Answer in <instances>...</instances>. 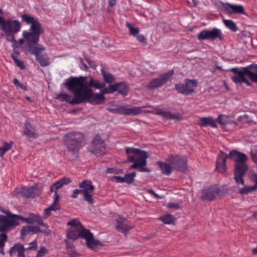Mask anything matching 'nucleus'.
Masks as SVG:
<instances>
[{
    "label": "nucleus",
    "instance_id": "obj_53",
    "mask_svg": "<svg viewBox=\"0 0 257 257\" xmlns=\"http://www.w3.org/2000/svg\"><path fill=\"white\" fill-rule=\"evenodd\" d=\"M15 63L17 66H18L22 70L25 68V66L23 61L19 60L18 59H16Z\"/></svg>",
    "mask_w": 257,
    "mask_h": 257
},
{
    "label": "nucleus",
    "instance_id": "obj_23",
    "mask_svg": "<svg viewBox=\"0 0 257 257\" xmlns=\"http://www.w3.org/2000/svg\"><path fill=\"white\" fill-rule=\"evenodd\" d=\"M25 248L21 243H16L12 247L9 251L10 255L12 256L14 252H18V257H25Z\"/></svg>",
    "mask_w": 257,
    "mask_h": 257
},
{
    "label": "nucleus",
    "instance_id": "obj_54",
    "mask_svg": "<svg viewBox=\"0 0 257 257\" xmlns=\"http://www.w3.org/2000/svg\"><path fill=\"white\" fill-rule=\"evenodd\" d=\"M8 216L3 215H0V223L1 224H6L7 223Z\"/></svg>",
    "mask_w": 257,
    "mask_h": 257
},
{
    "label": "nucleus",
    "instance_id": "obj_47",
    "mask_svg": "<svg viewBox=\"0 0 257 257\" xmlns=\"http://www.w3.org/2000/svg\"><path fill=\"white\" fill-rule=\"evenodd\" d=\"M167 207L173 208L174 210H178L180 208L178 203L176 202H169L167 205Z\"/></svg>",
    "mask_w": 257,
    "mask_h": 257
},
{
    "label": "nucleus",
    "instance_id": "obj_62",
    "mask_svg": "<svg viewBox=\"0 0 257 257\" xmlns=\"http://www.w3.org/2000/svg\"><path fill=\"white\" fill-rule=\"evenodd\" d=\"M242 70H239L238 68H231L229 71H231V72H232L233 73H235V75L237 74V73H238L239 72H240Z\"/></svg>",
    "mask_w": 257,
    "mask_h": 257
},
{
    "label": "nucleus",
    "instance_id": "obj_42",
    "mask_svg": "<svg viewBox=\"0 0 257 257\" xmlns=\"http://www.w3.org/2000/svg\"><path fill=\"white\" fill-rule=\"evenodd\" d=\"M136 174L135 172L131 173L126 174L123 177L124 182H126L128 184H131L133 182L134 177L136 176Z\"/></svg>",
    "mask_w": 257,
    "mask_h": 257
},
{
    "label": "nucleus",
    "instance_id": "obj_28",
    "mask_svg": "<svg viewBox=\"0 0 257 257\" xmlns=\"http://www.w3.org/2000/svg\"><path fill=\"white\" fill-rule=\"evenodd\" d=\"M216 122L222 125H226L228 124L235 123V122L230 119L229 115L220 114L216 119Z\"/></svg>",
    "mask_w": 257,
    "mask_h": 257
},
{
    "label": "nucleus",
    "instance_id": "obj_58",
    "mask_svg": "<svg viewBox=\"0 0 257 257\" xmlns=\"http://www.w3.org/2000/svg\"><path fill=\"white\" fill-rule=\"evenodd\" d=\"M147 192L149 193L151 195H152L154 197L156 198H161V197L158 195L157 193H156L152 189H148L147 190Z\"/></svg>",
    "mask_w": 257,
    "mask_h": 257
},
{
    "label": "nucleus",
    "instance_id": "obj_55",
    "mask_svg": "<svg viewBox=\"0 0 257 257\" xmlns=\"http://www.w3.org/2000/svg\"><path fill=\"white\" fill-rule=\"evenodd\" d=\"M137 38V39L140 41V42L142 43H146V39L144 35H138L137 36H136Z\"/></svg>",
    "mask_w": 257,
    "mask_h": 257
},
{
    "label": "nucleus",
    "instance_id": "obj_59",
    "mask_svg": "<svg viewBox=\"0 0 257 257\" xmlns=\"http://www.w3.org/2000/svg\"><path fill=\"white\" fill-rule=\"evenodd\" d=\"M8 236L6 234L2 233L0 237V240L3 242H6L7 240Z\"/></svg>",
    "mask_w": 257,
    "mask_h": 257
},
{
    "label": "nucleus",
    "instance_id": "obj_39",
    "mask_svg": "<svg viewBox=\"0 0 257 257\" xmlns=\"http://www.w3.org/2000/svg\"><path fill=\"white\" fill-rule=\"evenodd\" d=\"M24 191L25 192L24 193V195L26 197H35L36 195L35 192L36 191V189L34 187L27 188Z\"/></svg>",
    "mask_w": 257,
    "mask_h": 257
},
{
    "label": "nucleus",
    "instance_id": "obj_37",
    "mask_svg": "<svg viewBox=\"0 0 257 257\" xmlns=\"http://www.w3.org/2000/svg\"><path fill=\"white\" fill-rule=\"evenodd\" d=\"M257 189V186L253 185L252 186H244V187L240 189L238 191L239 194L241 195L247 194L249 192L255 191Z\"/></svg>",
    "mask_w": 257,
    "mask_h": 257
},
{
    "label": "nucleus",
    "instance_id": "obj_12",
    "mask_svg": "<svg viewBox=\"0 0 257 257\" xmlns=\"http://www.w3.org/2000/svg\"><path fill=\"white\" fill-rule=\"evenodd\" d=\"M21 18L22 22H24L28 25H31L30 30L32 32L39 36L43 33V30L42 28L41 24L38 18L31 17L27 14L22 15Z\"/></svg>",
    "mask_w": 257,
    "mask_h": 257
},
{
    "label": "nucleus",
    "instance_id": "obj_35",
    "mask_svg": "<svg viewBox=\"0 0 257 257\" xmlns=\"http://www.w3.org/2000/svg\"><path fill=\"white\" fill-rule=\"evenodd\" d=\"M13 144V142L10 141L9 142H5L3 143V146L0 148V156L3 157L6 152L10 150Z\"/></svg>",
    "mask_w": 257,
    "mask_h": 257
},
{
    "label": "nucleus",
    "instance_id": "obj_29",
    "mask_svg": "<svg viewBox=\"0 0 257 257\" xmlns=\"http://www.w3.org/2000/svg\"><path fill=\"white\" fill-rule=\"evenodd\" d=\"M157 114L162 115L163 117L169 119H179L181 118V115L177 114H172L170 112L165 111L162 109H159L157 111Z\"/></svg>",
    "mask_w": 257,
    "mask_h": 257
},
{
    "label": "nucleus",
    "instance_id": "obj_32",
    "mask_svg": "<svg viewBox=\"0 0 257 257\" xmlns=\"http://www.w3.org/2000/svg\"><path fill=\"white\" fill-rule=\"evenodd\" d=\"M62 185L60 183V182L58 180L51 187L50 191L51 192H54V194L53 196L54 200H55V202H58L59 199V195L57 193V190L61 188L62 187Z\"/></svg>",
    "mask_w": 257,
    "mask_h": 257
},
{
    "label": "nucleus",
    "instance_id": "obj_11",
    "mask_svg": "<svg viewBox=\"0 0 257 257\" xmlns=\"http://www.w3.org/2000/svg\"><path fill=\"white\" fill-rule=\"evenodd\" d=\"M147 106L132 107L126 106H119L114 108H108L109 111L114 113H118L125 115H135L140 114L142 112V109Z\"/></svg>",
    "mask_w": 257,
    "mask_h": 257
},
{
    "label": "nucleus",
    "instance_id": "obj_27",
    "mask_svg": "<svg viewBox=\"0 0 257 257\" xmlns=\"http://www.w3.org/2000/svg\"><path fill=\"white\" fill-rule=\"evenodd\" d=\"M28 219L30 224L37 223L39 225L45 227L47 226V225L44 223L41 216L38 214L30 213L28 217Z\"/></svg>",
    "mask_w": 257,
    "mask_h": 257
},
{
    "label": "nucleus",
    "instance_id": "obj_56",
    "mask_svg": "<svg viewBox=\"0 0 257 257\" xmlns=\"http://www.w3.org/2000/svg\"><path fill=\"white\" fill-rule=\"evenodd\" d=\"M113 180L117 183H123L124 182L123 177L120 176H114L113 178Z\"/></svg>",
    "mask_w": 257,
    "mask_h": 257
},
{
    "label": "nucleus",
    "instance_id": "obj_36",
    "mask_svg": "<svg viewBox=\"0 0 257 257\" xmlns=\"http://www.w3.org/2000/svg\"><path fill=\"white\" fill-rule=\"evenodd\" d=\"M224 25L232 31L235 32L237 30V27L235 23L230 20H223Z\"/></svg>",
    "mask_w": 257,
    "mask_h": 257
},
{
    "label": "nucleus",
    "instance_id": "obj_61",
    "mask_svg": "<svg viewBox=\"0 0 257 257\" xmlns=\"http://www.w3.org/2000/svg\"><path fill=\"white\" fill-rule=\"evenodd\" d=\"M139 168V171L141 172H147L149 173L151 172V170L147 168H144V167H142V168Z\"/></svg>",
    "mask_w": 257,
    "mask_h": 257
},
{
    "label": "nucleus",
    "instance_id": "obj_43",
    "mask_svg": "<svg viewBox=\"0 0 257 257\" xmlns=\"http://www.w3.org/2000/svg\"><path fill=\"white\" fill-rule=\"evenodd\" d=\"M92 192H86L82 193L84 200L90 204H92L94 203V200L92 197Z\"/></svg>",
    "mask_w": 257,
    "mask_h": 257
},
{
    "label": "nucleus",
    "instance_id": "obj_34",
    "mask_svg": "<svg viewBox=\"0 0 257 257\" xmlns=\"http://www.w3.org/2000/svg\"><path fill=\"white\" fill-rule=\"evenodd\" d=\"M42 67H45L49 65V57L46 54H44L36 58Z\"/></svg>",
    "mask_w": 257,
    "mask_h": 257
},
{
    "label": "nucleus",
    "instance_id": "obj_22",
    "mask_svg": "<svg viewBox=\"0 0 257 257\" xmlns=\"http://www.w3.org/2000/svg\"><path fill=\"white\" fill-rule=\"evenodd\" d=\"M25 129L22 132V135L28 138L36 139L38 137V134L36 132L35 128L29 122L25 123Z\"/></svg>",
    "mask_w": 257,
    "mask_h": 257
},
{
    "label": "nucleus",
    "instance_id": "obj_31",
    "mask_svg": "<svg viewBox=\"0 0 257 257\" xmlns=\"http://www.w3.org/2000/svg\"><path fill=\"white\" fill-rule=\"evenodd\" d=\"M60 206L58 202H55L54 200L53 203L47 208L44 210L43 212V218H47L50 214V211L52 210L56 211L59 209Z\"/></svg>",
    "mask_w": 257,
    "mask_h": 257
},
{
    "label": "nucleus",
    "instance_id": "obj_50",
    "mask_svg": "<svg viewBox=\"0 0 257 257\" xmlns=\"http://www.w3.org/2000/svg\"><path fill=\"white\" fill-rule=\"evenodd\" d=\"M81 193L82 194V191L81 189L80 190L75 189V190H73V193L71 195V198L75 199L77 197L78 194H81Z\"/></svg>",
    "mask_w": 257,
    "mask_h": 257
},
{
    "label": "nucleus",
    "instance_id": "obj_57",
    "mask_svg": "<svg viewBox=\"0 0 257 257\" xmlns=\"http://www.w3.org/2000/svg\"><path fill=\"white\" fill-rule=\"evenodd\" d=\"M118 86V83L113 85H110V89H108V90L110 91V93L117 90Z\"/></svg>",
    "mask_w": 257,
    "mask_h": 257
},
{
    "label": "nucleus",
    "instance_id": "obj_30",
    "mask_svg": "<svg viewBox=\"0 0 257 257\" xmlns=\"http://www.w3.org/2000/svg\"><path fill=\"white\" fill-rule=\"evenodd\" d=\"M100 71L105 84V83H111L115 80V77L109 72L105 71L104 68H102Z\"/></svg>",
    "mask_w": 257,
    "mask_h": 257
},
{
    "label": "nucleus",
    "instance_id": "obj_4",
    "mask_svg": "<svg viewBox=\"0 0 257 257\" xmlns=\"http://www.w3.org/2000/svg\"><path fill=\"white\" fill-rule=\"evenodd\" d=\"M125 152L127 156L128 162H133L128 170L137 169L147 165L148 154L147 152L134 148H126Z\"/></svg>",
    "mask_w": 257,
    "mask_h": 257
},
{
    "label": "nucleus",
    "instance_id": "obj_45",
    "mask_svg": "<svg viewBox=\"0 0 257 257\" xmlns=\"http://www.w3.org/2000/svg\"><path fill=\"white\" fill-rule=\"evenodd\" d=\"M250 156L252 161L256 164H257V150H251L250 151Z\"/></svg>",
    "mask_w": 257,
    "mask_h": 257
},
{
    "label": "nucleus",
    "instance_id": "obj_20",
    "mask_svg": "<svg viewBox=\"0 0 257 257\" xmlns=\"http://www.w3.org/2000/svg\"><path fill=\"white\" fill-rule=\"evenodd\" d=\"M23 37L25 39V41L27 42L28 47H29V45H32L37 43L39 41L40 36L32 32L24 31L23 32Z\"/></svg>",
    "mask_w": 257,
    "mask_h": 257
},
{
    "label": "nucleus",
    "instance_id": "obj_38",
    "mask_svg": "<svg viewBox=\"0 0 257 257\" xmlns=\"http://www.w3.org/2000/svg\"><path fill=\"white\" fill-rule=\"evenodd\" d=\"M117 91L123 95H126L128 93V87L125 82L118 83Z\"/></svg>",
    "mask_w": 257,
    "mask_h": 257
},
{
    "label": "nucleus",
    "instance_id": "obj_13",
    "mask_svg": "<svg viewBox=\"0 0 257 257\" xmlns=\"http://www.w3.org/2000/svg\"><path fill=\"white\" fill-rule=\"evenodd\" d=\"M197 38L199 41L213 40L216 39L221 40L222 32L220 29L217 28H214L211 30L204 29L199 32Z\"/></svg>",
    "mask_w": 257,
    "mask_h": 257
},
{
    "label": "nucleus",
    "instance_id": "obj_2",
    "mask_svg": "<svg viewBox=\"0 0 257 257\" xmlns=\"http://www.w3.org/2000/svg\"><path fill=\"white\" fill-rule=\"evenodd\" d=\"M71 227L68 230L67 237L68 239L74 240L79 237L85 240L86 246L92 250H96L98 246L102 244L98 240L94 238L90 230L85 228L77 219H74L67 222Z\"/></svg>",
    "mask_w": 257,
    "mask_h": 257
},
{
    "label": "nucleus",
    "instance_id": "obj_25",
    "mask_svg": "<svg viewBox=\"0 0 257 257\" xmlns=\"http://www.w3.org/2000/svg\"><path fill=\"white\" fill-rule=\"evenodd\" d=\"M157 165L160 168L163 174L169 176L171 174L173 168L170 164H169L159 161L157 162Z\"/></svg>",
    "mask_w": 257,
    "mask_h": 257
},
{
    "label": "nucleus",
    "instance_id": "obj_33",
    "mask_svg": "<svg viewBox=\"0 0 257 257\" xmlns=\"http://www.w3.org/2000/svg\"><path fill=\"white\" fill-rule=\"evenodd\" d=\"M158 219L161 220L166 224H173L175 223V218L171 214H167L159 217Z\"/></svg>",
    "mask_w": 257,
    "mask_h": 257
},
{
    "label": "nucleus",
    "instance_id": "obj_24",
    "mask_svg": "<svg viewBox=\"0 0 257 257\" xmlns=\"http://www.w3.org/2000/svg\"><path fill=\"white\" fill-rule=\"evenodd\" d=\"M79 187L81 188L83 192H93L94 190V187L92 184V183L89 180H84L80 183L79 185Z\"/></svg>",
    "mask_w": 257,
    "mask_h": 257
},
{
    "label": "nucleus",
    "instance_id": "obj_9",
    "mask_svg": "<svg viewBox=\"0 0 257 257\" xmlns=\"http://www.w3.org/2000/svg\"><path fill=\"white\" fill-rule=\"evenodd\" d=\"M198 82L196 80L186 79L184 83H179L175 85V89L178 92L188 95L194 92L195 88L197 86Z\"/></svg>",
    "mask_w": 257,
    "mask_h": 257
},
{
    "label": "nucleus",
    "instance_id": "obj_14",
    "mask_svg": "<svg viewBox=\"0 0 257 257\" xmlns=\"http://www.w3.org/2000/svg\"><path fill=\"white\" fill-rule=\"evenodd\" d=\"M220 190L216 186H211L202 191L200 196L201 200L210 201L215 199L219 195Z\"/></svg>",
    "mask_w": 257,
    "mask_h": 257
},
{
    "label": "nucleus",
    "instance_id": "obj_46",
    "mask_svg": "<svg viewBox=\"0 0 257 257\" xmlns=\"http://www.w3.org/2000/svg\"><path fill=\"white\" fill-rule=\"evenodd\" d=\"M47 252V250L44 247H41L40 249L38 251L36 257H41L43 256Z\"/></svg>",
    "mask_w": 257,
    "mask_h": 257
},
{
    "label": "nucleus",
    "instance_id": "obj_7",
    "mask_svg": "<svg viewBox=\"0 0 257 257\" xmlns=\"http://www.w3.org/2000/svg\"><path fill=\"white\" fill-rule=\"evenodd\" d=\"M166 160L177 171H184L187 168V160L184 156L171 155L168 156Z\"/></svg>",
    "mask_w": 257,
    "mask_h": 257
},
{
    "label": "nucleus",
    "instance_id": "obj_64",
    "mask_svg": "<svg viewBox=\"0 0 257 257\" xmlns=\"http://www.w3.org/2000/svg\"><path fill=\"white\" fill-rule=\"evenodd\" d=\"M13 83L15 84V85L17 87H19V86L21 85V83L19 82V81L17 78H14L13 79Z\"/></svg>",
    "mask_w": 257,
    "mask_h": 257
},
{
    "label": "nucleus",
    "instance_id": "obj_63",
    "mask_svg": "<svg viewBox=\"0 0 257 257\" xmlns=\"http://www.w3.org/2000/svg\"><path fill=\"white\" fill-rule=\"evenodd\" d=\"M251 179L255 183L254 185H256L257 186V174H253L251 176Z\"/></svg>",
    "mask_w": 257,
    "mask_h": 257
},
{
    "label": "nucleus",
    "instance_id": "obj_1",
    "mask_svg": "<svg viewBox=\"0 0 257 257\" xmlns=\"http://www.w3.org/2000/svg\"><path fill=\"white\" fill-rule=\"evenodd\" d=\"M89 79L88 83H86V76L70 77L67 79L65 85L74 95L71 104L89 102L98 105L105 102L104 94L110 93L108 88H105V84L92 77H90Z\"/></svg>",
    "mask_w": 257,
    "mask_h": 257
},
{
    "label": "nucleus",
    "instance_id": "obj_60",
    "mask_svg": "<svg viewBox=\"0 0 257 257\" xmlns=\"http://www.w3.org/2000/svg\"><path fill=\"white\" fill-rule=\"evenodd\" d=\"M6 224H1L0 225V231L1 232H4L9 231L7 226H6Z\"/></svg>",
    "mask_w": 257,
    "mask_h": 257
},
{
    "label": "nucleus",
    "instance_id": "obj_49",
    "mask_svg": "<svg viewBox=\"0 0 257 257\" xmlns=\"http://www.w3.org/2000/svg\"><path fill=\"white\" fill-rule=\"evenodd\" d=\"M31 226H24L21 231V234L22 235H25L29 232H31Z\"/></svg>",
    "mask_w": 257,
    "mask_h": 257
},
{
    "label": "nucleus",
    "instance_id": "obj_6",
    "mask_svg": "<svg viewBox=\"0 0 257 257\" xmlns=\"http://www.w3.org/2000/svg\"><path fill=\"white\" fill-rule=\"evenodd\" d=\"M65 137L68 139L67 148L74 153L77 152L85 144V137L81 133H70Z\"/></svg>",
    "mask_w": 257,
    "mask_h": 257
},
{
    "label": "nucleus",
    "instance_id": "obj_18",
    "mask_svg": "<svg viewBox=\"0 0 257 257\" xmlns=\"http://www.w3.org/2000/svg\"><path fill=\"white\" fill-rule=\"evenodd\" d=\"M249 66L243 67L240 72L236 75H234L231 77L232 80L236 84H240L242 83V81L245 78V75H247L251 80V76L250 75L249 72H252L251 71L249 70Z\"/></svg>",
    "mask_w": 257,
    "mask_h": 257
},
{
    "label": "nucleus",
    "instance_id": "obj_10",
    "mask_svg": "<svg viewBox=\"0 0 257 257\" xmlns=\"http://www.w3.org/2000/svg\"><path fill=\"white\" fill-rule=\"evenodd\" d=\"M174 71L171 70L168 72L161 74L158 77L152 80L147 85L149 89H155L165 84L174 75Z\"/></svg>",
    "mask_w": 257,
    "mask_h": 257
},
{
    "label": "nucleus",
    "instance_id": "obj_5",
    "mask_svg": "<svg viewBox=\"0 0 257 257\" xmlns=\"http://www.w3.org/2000/svg\"><path fill=\"white\" fill-rule=\"evenodd\" d=\"M21 29L20 22L18 20L11 19L7 20L4 19L1 27V29L5 34L7 40L14 44L17 43L15 34L19 32Z\"/></svg>",
    "mask_w": 257,
    "mask_h": 257
},
{
    "label": "nucleus",
    "instance_id": "obj_48",
    "mask_svg": "<svg viewBox=\"0 0 257 257\" xmlns=\"http://www.w3.org/2000/svg\"><path fill=\"white\" fill-rule=\"evenodd\" d=\"M59 181L60 182L62 186L68 185L71 182L70 179L67 177H63L61 179H59Z\"/></svg>",
    "mask_w": 257,
    "mask_h": 257
},
{
    "label": "nucleus",
    "instance_id": "obj_16",
    "mask_svg": "<svg viewBox=\"0 0 257 257\" xmlns=\"http://www.w3.org/2000/svg\"><path fill=\"white\" fill-rule=\"evenodd\" d=\"M222 6L225 13L229 15L232 14H245L244 9L242 5L225 3Z\"/></svg>",
    "mask_w": 257,
    "mask_h": 257
},
{
    "label": "nucleus",
    "instance_id": "obj_52",
    "mask_svg": "<svg viewBox=\"0 0 257 257\" xmlns=\"http://www.w3.org/2000/svg\"><path fill=\"white\" fill-rule=\"evenodd\" d=\"M31 232H33L35 233H37L40 232L45 233L44 231L41 230L39 227L37 226H31Z\"/></svg>",
    "mask_w": 257,
    "mask_h": 257
},
{
    "label": "nucleus",
    "instance_id": "obj_8",
    "mask_svg": "<svg viewBox=\"0 0 257 257\" xmlns=\"http://www.w3.org/2000/svg\"><path fill=\"white\" fill-rule=\"evenodd\" d=\"M88 151L93 154L100 156L104 154L106 151V145L104 141L99 135H96L92 140L88 148Z\"/></svg>",
    "mask_w": 257,
    "mask_h": 257
},
{
    "label": "nucleus",
    "instance_id": "obj_3",
    "mask_svg": "<svg viewBox=\"0 0 257 257\" xmlns=\"http://www.w3.org/2000/svg\"><path fill=\"white\" fill-rule=\"evenodd\" d=\"M228 157L232 159L235 162V170L234 179L237 184L244 185L243 178L245 175L248 166L246 164L248 158L247 156L235 150L231 151L228 154Z\"/></svg>",
    "mask_w": 257,
    "mask_h": 257
},
{
    "label": "nucleus",
    "instance_id": "obj_44",
    "mask_svg": "<svg viewBox=\"0 0 257 257\" xmlns=\"http://www.w3.org/2000/svg\"><path fill=\"white\" fill-rule=\"evenodd\" d=\"M57 98L60 100L62 101H65L71 104L70 102L72 100H70V96L67 93H61L58 95Z\"/></svg>",
    "mask_w": 257,
    "mask_h": 257
},
{
    "label": "nucleus",
    "instance_id": "obj_19",
    "mask_svg": "<svg viewBox=\"0 0 257 257\" xmlns=\"http://www.w3.org/2000/svg\"><path fill=\"white\" fill-rule=\"evenodd\" d=\"M116 228L120 232H125L133 227V224L125 218H118L116 219Z\"/></svg>",
    "mask_w": 257,
    "mask_h": 257
},
{
    "label": "nucleus",
    "instance_id": "obj_15",
    "mask_svg": "<svg viewBox=\"0 0 257 257\" xmlns=\"http://www.w3.org/2000/svg\"><path fill=\"white\" fill-rule=\"evenodd\" d=\"M7 226L8 230L15 227L19 224V220H21L23 222L29 223L28 217L25 218L21 215L14 214L10 213L8 216Z\"/></svg>",
    "mask_w": 257,
    "mask_h": 257
},
{
    "label": "nucleus",
    "instance_id": "obj_17",
    "mask_svg": "<svg viewBox=\"0 0 257 257\" xmlns=\"http://www.w3.org/2000/svg\"><path fill=\"white\" fill-rule=\"evenodd\" d=\"M228 157L226 153L220 152L217 156L216 163V170L218 171L223 173L226 171V160Z\"/></svg>",
    "mask_w": 257,
    "mask_h": 257
},
{
    "label": "nucleus",
    "instance_id": "obj_51",
    "mask_svg": "<svg viewBox=\"0 0 257 257\" xmlns=\"http://www.w3.org/2000/svg\"><path fill=\"white\" fill-rule=\"evenodd\" d=\"M29 245L30 246L28 247L26 250H29V249H35L36 250L37 249V242L36 240L33 241V242H31L29 243Z\"/></svg>",
    "mask_w": 257,
    "mask_h": 257
},
{
    "label": "nucleus",
    "instance_id": "obj_40",
    "mask_svg": "<svg viewBox=\"0 0 257 257\" xmlns=\"http://www.w3.org/2000/svg\"><path fill=\"white\" fill-rule=\"evenodd\" d=\"M249 67L251 68L255 72H249L251 76V81L257 83V64H251Z\"/></svg>",
    "mask_w": 257,
    "mask_h": 257
},
{
    "label": "nucleus",
    "instance_id": "obj_41",
    "mask_svg": "<svg viewBox=\"0 0 257 257\" xmlns=\"http://www.w3.org/2000/svg\"><path fill=\"white\" fill-rule=\"evenodd\" d=\"M126 27L128 28L130 34L135 37L137 36L140 32V29L137 28H135L133 25L128 23H126Z\"/></svg>",
    "mask_w": 257,
    "mask_h": 257
},
{
    "label": "nucleus",
    "instance_id": "obj_26",
    "mask_svg": "<svg viewBox=\"0 0 257 257\" xmlns=\"http://www.w3.org/2000/svg\"><path fill=\"white\" fill-rule=\"evenodd\" d=\"M28 49L29 52L35 56L36 58L41 56L40 53L45 50V47L42 45H39L37 46L33 45H29Z\"/></svg>",
    "mask_w": 257,
    "mask_h": 257
},
{
    "label": "nucleus",
    "instance_id": "obj_21",
    "mask_svg": "<svg viewBox=\"0 0 257 257\" xmlns=\"http://www.w3.org/2000/svg\"><path fill=\"white\" fill-rule=\"evenodd\" d=\"M198 124L201 126L206 127L210 126L212 128H216V120L213 118L212 117H200L198 121Z\"/></svg>",
    "mask_w": 257,
    "mask_h": 257
}]
</instances>
